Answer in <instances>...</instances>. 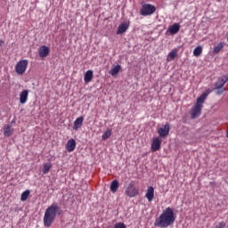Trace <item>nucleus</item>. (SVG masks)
<instances>
[{"instance_id":"26","label":"nucleus","mask_w":228,"mask_h":228,"mask_svg":"<svg viewBox=\"0 0 228 228\" xmlns=\"http://www.w3.org/2000/svg\"><path fill=\"white\" fill-rule=\"evenodd\" d=\"M110 136H111V130H107L106 132H104V134L102 136V140H108V138H110Z\"/></svg>"},{"instance_id":"10","label":"nucleus","mask_w":228,"mask_h":228,"mask_svg":"<svg viewBox=\"0 0 228 228\" xmlns=\"http://www.w3.org/2000/svg\"><path fill=\"white\" fill-rule=\"evenodd\" d=\"M129 29V22H122L116 32L117 35H122Z\"/></svg>"},{"instance_id":"16","label":"nucleus","mask_w":228,"mask_h":228,"mask_svg":"<svg viewBox=\"0 0 228 228\" xmlns=\"http://www.w3.org/2000/svg\"><path fill=\"white\" fill-rule=\"evenodd\" d=\"M66 149L68 152H73V151L76 149V140L70 139L66 143Z\"/></svg>"},{"instance_id":"8","label":"nucleus","mask_w":228,"mask_h":228,"mask_svg":"<svg viewBox=\"0 0 228 228\" xmlns=\"http://www.w3.org/2000/svg\"><path fill=\"white\" fill-rule=\"evenodd\" d=\"M170 133V125L167 123L164 126V127H160L158 130V134L160 138H166V136H168V134Z\"/></svg>"},{"instance_id":"7","label":"nucleus","mask_w":228,"mask_h":228,"mask_svg":"<svg viewBox=\"0 0 228 228\" xmlns=\"http://www.w3.org/2000/svg\"><path fill=\"white\" fill-rule=\"evenodd\" d=\"M161 142L159 137H154L151 142V152H158L161 149Z\"/></svg>"},{"instance_id":"15","label":"nucleus","mask_w":228,"mask_h":228,"mask_svg":"<svg viewBox=\"0 0 228 228\" xmlns=\"http://www.w3.org/2000/svg\"><path fill=\"white\" fill-rule=\"evenodd\" d=\"M28 95H29V91H28V90H23L20 94V104H26V102H28Z\"/></svg>"},{"instance_id":"18","label":"nucleus","mask_w":228,"mask_h":228,"mask_svg":"<svg viewBox=\"0 0 228 228\" xmlns=\"http://www.w3.org/2000/svg\"><path fill=\"white\" fill-rule=\"evenodd\" d=\"M13 134V128L12 127V125H7L4 127V136L6 138L12 136Z\"/></svg>"},{"instance_id":"22","label":"nucleus","mask_w":228,"mask_h":228,"mask_svg":"<svg viewBox=\"0 0 228 228\" xmlns=\"http://www.w3.org/2000/svg\"><path fill=\"white\" fill-rule=\"evenodd\" d=\"M225 46V43H219L217 45H216L215 47H214V53L215 54H218V53L220 52V50L223 48V47H224Z\"/></svg>"},{"instance_id":"20","label":"nucleus","mask_w":228,"mask_h":228,"mask_svg":"<svg viewBox=\"0 0 228 228\" xmlns=\"http://www.w3.org/2000/svg\"><path fill=\"white\" fill-rule=\"evenodd\" d=\"M118 182L117 180H113L110 183V191L112 193H117V191L118 190Z\"/></svg>"},{"instance_id":"21","label":"nucleus","mask_w":228,"mask_h":228,"mask_svg":"<svg viewBox=\"0 0 228 228\" xmlns=\"http://www.w3.org/2000/svg\"><path fill=\"white\" fill-rule=\"evenodd\" d=\"M29 190H27L25 191H23L20 195V200L21 202H26V200H28V199L29 198Z\"/></svg>"},{"instance_id":"2","label":"nucleus","mask_w":228,"mask_h":228,"mask_svg":"<svg viewBox=\"0 0 228 228\" xmlns=\"http://www.w3.org/2000/svg\"><path fill=\"white\" fill-rule=\"evenodd\" d=\"M57 214H61V208H60L58 203H53L50 207H48L45 209L43 219L45 227H51V225L54 224V220L56 219Z\"/></svg>"},{"instance_id":"28","label":"nucleus","mask_w":228,"mask_h":228,"mask_svg":"<svg viewBox=\"0 0 228 228\" xmlns=\"http://www.w3.org/2000/svg\"><path fill=\"white\" fill-rule=\"evenodd\" d=\"M215 228H225V222H220Z\"/></svg>"},{"instance_id":"25","label":"nucleus","mask_w":228,"mask_h":228,"mask_svg":"<svg viewBox=\"0 0 228 228\" xmlns=\"http://www.w3.org/2000/svg\"><path fill=\"white\" fill-rule=\"evenodd\" d=\"M52 167L53 166L51 164L45 163L43 166V174H49V171L51 170Z\"/></svg>"},{"instance_id":"6","label":"nucleus","mask_w":228,"mask_h":228,"mask_svg":"<svg viewBox=\"0 0 228 228\" xmlns=\"http://www.w3.org/2000/svg\"><path fill=\"white\" fill-rule=\"evenodd\" d=\"M156 12V6L151 4H144L141 9V15L147 17V15H152Z\"/></svg>"},{"instance_id":"9","label":"nucleus","mask_w":228,"mask_h":228,"mask_svg":"<svg viewBox=\"0 0 228 228\" xmlns=\"http://www.w3.org/2000/svg\"><path fill=\"white\" fill-rule=\"evenodd\" d=\"M85 120V118L83 116H80L76 118V120L73 123V130L78 131L83 126V121Z\"/></svg>"},{"instance_id":"17","label":"nucleus","mask_w":228,"mask_h":228,"mask_svg":"<svg viewBox=\"0 0 228 228\" xmlns=\"http://www.w3.org/2000/svg\"><path fill=\"white\" fill-rule=\"evenodd\" d=\"M177 53H179V49L174 48L167 55V60L168 61H174L175 58H177Z\"/></svg>"},{"instance_id":"14","label":"nucleus","mask_w":228,"mask_h":228,"mask_svg":"<svg viewBox=\"0 0 228 228\" xmlns=\"http://www.w3.org/2000/svg\"><path fill=\"white\" fill-rule=\"evenodd\" d=\"M228 77L227 76H224L221 79L217 80L215 84L216 90H220V88H223V86L227 83Z\"/></svg>"},{"instance_id":"24","label":"nucleus","mask_w":228,"mask_h":228,"mask_svg":"<svg viewBox=\"0 0 228 228\" xmlns=\"http://www.w3.org/2000/svg\"><path fill=\"white\" fill-rule=\"evenodd\" d=\"M202 54V46H197L193 50V55L198 58V56H200Z\"/></svg>"},{"instance_id":"5","label":"nucleus","mask_w":228,"mask_h":228,"mask_svg":"<svg viewBox=\"0 0 228 228\" xmlns=\"http://www.w3.org/2000/svg\"><path fill=\"white\" fill-rule=\"evenodd\" d=\"M139 193L140 191L134 187V183H130L125 190V195H126V197H130V199L138 196Z\"/></svg>"},{"instance_id":"11","label":"nucleus","mask_w":228,"mask_h":228,"mask_svg":"<svg viewBox=\"0 0 228 228\" xmlns=\"http://www.w3.org/2000/svg\"><path fill=\"white\" fill-rule=\"evenodd\" d=\"M145 197L148 200V202H152L154 200V187L149 186L146 190Z\"/></svg>"},{"instance_id":"3","label":"nucleus","mask_w":228,"mask_h":228,"mask_svg":"<svg viewBox=\"0 0 228 228\" xmlns=\"http://www.w3.org/2000/svg\"><path fill=\"white\" fill-rule=\"evenodd\" d=\"M208 95H209V93L205 92L200 97H198L194 107L191 110V118H197L200 117V114L202 113V108L204 107L206 99H208Z\"/></svg>"},{"instance_id":"23","label":"nucleus","mask_w":228,"mask_h":228,"mask_svg":"<svg viewBox=\"0 0 228 228\" xmlns=\"http://www.w3.org/2000/svg\"><path fill=\"white\" fill-rule=\"evenodd\" d=\"M120 72V65H116L113 69H110V74L111 76H117Z\"/></svg>"},{"instance_id":"29","label":"nucleus","mask_w":228,"mask_h":228,"mask_svg":"<svg viewBox=\"0 0 228 228\" xmlns=\"http://www.w3.org/2000/svg\"><path fill=\"white\" fill-rule=\"evenodd\" d=\"M224 92H225V89L218 90V91H216V94L217 95H222V94H224Z\"/></svg>"},{"instance_id":"4","label":"nucleus","mask_w":228,"mask_h":228,"mask_svg":"<svg viewBox=\"0 0 228 228\" xmlns=\"http://www.w3.org/2000/svg\"><path fill=\"white\" fill-rule=\"evenodd\" d=\"M28 61L26 59L18 61L15 66L16 74H18L19 76H22L23 74H25L26 70H28Z\"/></svg>"},{"instance_id":"1","label":"nucleus","mask_w":228,"mask_h":228,"mask_svg":"<svg viewBox=\"0 0 228 228\" xmlns=\"http://www.w3.org/2000/svg\"><path fill=\"white\" fill-rule=\"evenodd\" d=\"M175 222V215L174 214V209L168 207L162 211L160 216L155 220V226L160 228L170 227L174 225Z\"/></svg>"},{"instance_id":"13","label":"nucleus","mask_w":228,"mask_h":228,"mask_svg":"<svg viewBox=\"0 0 228 228\" xmlns=\"http://www.w3.org/2000/svg\"><path fill=\"white\" fill-rule=\"evenodd\" d=\"M40 58H47L49 56V47L43 45L38 50Z\"/></svg>"},{"instance_id":"27","label":"nucleus","mask_w":228,"mask_h":228,"mask_svg":"<svg viewBox=\"0 0 228 228\" xmlns=\"http://www.w3.org/2000/svg\"><path fill=\"white\" fill-rule=\"evenodd\" d=\"M114 228H126V224L124 223H117Z\"/></svg>"},{"instance_id":"19","label":"nucleus","mask_w":228,"mask_h":228,"mask_svg":"<svg viewBox=\"0 0 228 228\" xmlns=\"http://www.w3.org/2000/svg\"><path fill=\"white\" fill-rule=\"evenodd\" d=\"M94 79V71L91 69L87 70L84 75V81L85 83H90Z\"/></svg>"},{"instance_id":"12","label":"nucleus","mask_w":228,"mask_h":228,"mask_svg":"<svg viewBox=\"0 0 228 228\" xmlns=\"http://www.w3.org/2000/svg\"><path fill=\"white\" fill-rule=\"evenodd\" d=\"M179 29H181V25L179 23H175L167 28V31H169L170 35H177Z\"/></svg>"},{"instance_id":"30","label":"nucleus","mask_w":228,"mask_h":228,"mask_svg":"<svg viewBox=\"0 0 228 228\" xmlns=\"http://www.w3.org/2000/svg\"><path fill=\"white\" fill-rule=\"evenodd\" d=\"M3 44H4V41L0 40V47L3 45Z\"/></svg>"}]
</instances>
